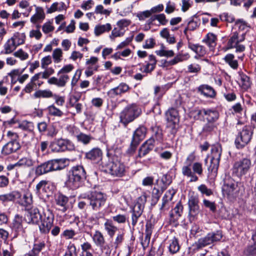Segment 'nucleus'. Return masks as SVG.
I'll return each mask as SVG.
<instances>
[{
    "mask_svg": "<svg viewBox=\"0 0 256 256\" xmlns=\"http://www.w3.org/2000/svg\"><path fill=\"white\" fill-rule=\"evenodd\" d=\"M178 123L174 124L173 122H168L166 128L168 132H170L173 136H175L177 132Z\"/></svg>",
    "mask_w": 256,
    "mask_h": 256,
    "instance_id": "obj_43",
    "label": "nucleus"
},
{
    "mask_svg": "<svg viewBox=\"0 0 256 256\" xmlns=\"http://www.w3.org/2000/svg\"><path fill=\"white\" fill-rule=\"evenodd\" d=\"M224 60L233 69L236 70L238 68V62L237 60L234 59V56L233 54H226L224 58Z\"/></svg>",
    "mask_w": 256,
    "mask_h": 256,
    "instance_id": "obj_31",
    "label": "nucleus"
},
{
    "mask_svg": "<svg viewBox=\"0 0 256 256\" xmlns=\"http://www.w3.org/2000/svg\"><path fill=\"white\" fill-rule=\"evenodd\" d=\"M14 55L16 57L22 60H26L28 57V54L26 52H24L22 49H20L14 52Z\"/></svg>",
    "mask_w": 256,
    "mask_h": 256,
    "instance_id": "obj_57",
    "label": "nucleus"
},
{
    "mask_svg": "<svg viewBox=\"0 0 256 256\" xmlns=\"http://www.w3.org/2000/svg\"><path fill=\"white\" fill-rule=\"evenodd\" d=\"M244 34H242L241 36H238V34L236 32H234L232 36L228 39L227 46L228 49L234 48L236 46L238 43L244 40Z\"/></svg>",
    "mask_w": 256,
    "mask_h": 256,
    "instance_id": "obj_20",
    "label": "nucleus"
},
{
    "mask_svg": "<svg viewBox=\"0 0 256 256\" xmlns=\"http://www.w3.org/2000/svg\"><path fill=\"white\" fill-rule=\"evenodd\" d=\"M216 36L212 33H208L206 35V38L203 40V42H205L210 48H214L216 46Z\"/></svg>",
    "mask_w": 256,
    "mask_h": 256,
    "instance_id": "obj_32",
    "label": "nucleus"
},
{
    "mask_svg": "<svg viewBox=\"0 0 256 256\" xmlns=\"http://www.w3.org/2000/svg\"><path fill=\"white\" fill-rule=\"evenodd\" d=\"M154 178L152 176H146L142 181V184L144 186H151L154 184Z\"/></svg>",
    "mask_w": 256,
    "mask_h": 256,
    "instance_id": "obj_63",
    "label": "nucleus"
},
{
    "mask_svg": "<svg viewBox=\"0 0 256 256\" xmlns=\"http://www.w3.org/2000/svg\"><path fill=\"white\" fill-rule=\"evenodd\" d=\"M102 150L98 148H94L86 153V158L93 161L95 163H98L102 160Z\"/></svg>",
    "mask_w": 256,
    "mask_h": 256,
    "instance_id": "obj_19",
    "label": "nucleus"
},
{
    "mask_svg": "<svg viewBox=\"0 0 256 256\" xmlns=\"http://www.w3.org/2000/svg\"><path fill=\"white\" fill-rule=\"evenodd\" d=\"M192 168L194 174H197L199 176H202L203 172L202 164L198 162H194L192 164Z\"/></svg>",
    "mask_w": 256,
    "mask_h": 256,
    "instance_id": "obj_48",
    "label": "nucleus"
},
{
    "mask_svg": "<svg viewBox=\"0 0 256 256\" xmlns=\"http://www.w3.org/2000/svg\"><path fill=\"white\" fill-rule=\"evenodd\" d=\"M156 54L160 56L172 57L174 54L172 50H164V49L156 52Z\"/></svg>",
    "mask_w": 256,
    "mask_h": 256,
    "instance_id": "obj_54",
    "label": "nucleus"
},
{
    "mask_svg": "<svg viewBox=\"0 0 256 256\" xmlns=\"http://www.w3.org/2000/svg\"><path fill=\"white\" fill-rule=\"evenodd\" d=\"M34 164V162L31 158H23L20 159L16 164V166H26L30 167L32 166Z\"/></svg>",
    "mask_w": 256,
    "mask_h": 256,
    "instance_id": "obj_40",
    "label": "nucleus"
},
{
    "mask_svg": "<svg viewBox=\"0 0 256 256\" xmlns=\"http://www.w3.org/2000/svg\"><path fill=\"white\" fill-rule=\"evenodd\" d=\"M60 74V78H58V86L64 87L66 86L70 78L67 74Z\"/></svg>",
    "mask_w": 256,
    "mask_h": 256,
    "instance_id": "obj_49",
    "label": "nucleus"
},
{
    "mask_svg": "<svg viewBox=\"0 0 256 256\" xmlns=\"http://www.w3.org/2000/svg\"><path fill=\"white\" fill-rule=\"evenodd\" d=\"M52 150L56 152H64L74 149V146L68 140L58 139L52 144Z\"/></svg>",
    "mask_w": 256,
    "mask_h": 256,
    "instance_id": "obj_15",
    "label": "nucleus"
},
{
    "mask_svg": "<svg viewBox=\"0 0 256 256\" xmlns=\"http://www.w3.org/2000/svg\"><path fill=\"white\" fill-rule=\"evenodd\" d=\"M20 194L18 192H12L0 195V200L2 202L12 201L18 198H20Z\"/></svg>",
    "mask_w": 256,
    "mask_h": 256,
    "instance_id": "obj_28",
    "label": "nucleus"
},
{
    "mask_svg": "<svg viewBox=\"0 0 256 256\" xmlns=\"http://www.w3.org/2000/svg\"><path fill=\"white\" fill-rule=\"evenodd\" d=\"M65 160L62 159H55L48 160L40 165L36 168V174L42 176L49 172L64 169L66 167Z\"/></svg>",
    "mask_w": 256,
    "mask_h": 256,
    "instance_id": "obj_3",
    "label": "nucleus"
},
{
    "mask_svg": "<svg viewBox=\"0 0 256 256\" xmlns=\"http://www.w3.org/2000/svg\"><path fill=\"white\" fill-rule=\"evenodd\" d=\"M111 29L112 26L110 24L96 26L94 28V34L96 36H98L106 32L110 31Z\"/></svg>",
    "mask_w": 256,
    "mask_h": 256,
    "instance_id": "obj_33",
    "label": "nucleus"
},
{
    "mask_svg": "<svg viewBox=\"0 0 256 256\" xmlns=\"http://www.w3.org/2000/svg\"><path fill=\"white\" fill-rule=\"evenodd\" d=\"M234 48H236V52L238 54V58L242 60L244 56L243 52L245 50V46L240 43H238L236 46L234 47Z\"/></svg>",
    "mask_w": 256,
    "mask_h": 256,
    "instance_id": "obj_47",
    "label": "nucleus"
},
{
    "mask_svg": "<svg viewBox=\"0 0 256 256\" xmlns=\"http://www.w3.org/2000/svg\"><path fill=\"white\" fill-rule=\"evenodd\" d=\"M199 200L197 196L192 194L189 198L188 201L189 212L190 218H194L200 212Z\"/></svg>",
    "mask_w": 256,
    "mask_h": 256,
    "instance_id": "obj_14",
    "label": "nucleus"
},
{
    "mask_svg": "<svg viewBox=\"0 0 256 256\" xmlns=\"http://www.w3.org/2000/svg\"><path fill=\"white\" fill-rule=\"evenodd\" d=\"M64 256H77L76 248L74 244L68 246V250Z\"/></svg>",
    "mask_w": 256,
    "mask_h": 256,
    "instance_id": "obj_52",
    "label": "nucleus"
},
{
    "mask_svg": "<svg viewBox=\"0 0 256 256\" xmlns=\"http://www.w3.org/2000/svg\"><path fill=\"white\" fill-rule=\"evenodd\" d=\"M191 166L186 164L182 167V174L188 178H190V182H195L198 180V177L194 174V172L192 171Z\"/></svg>",
    "mask_w": 256,
    "mask_h": 256,
    "instance_id": "obj_24",
    "label": "nucleus"
},
{
    "mask_svg": "<svg viewBox=\"0 0 256 256\" xmlns=\"http://www.w3.org/2000/svg\"><path fill=\"white\" fill-rule=\"evenodd\" d=\"M183 206L180 202L176 204L174 208L170 212V221L173 222H176L182 216Z\"/></svg>",
    "mask_w": 256,
    "mask_h": 256,
    "instance_id": "obj_21",
    "label": "nucleus"
},
{
    "mask_svg": "<svg viewBox=\"0 0 256 256\" xmlns=\"http://www.w3.org/2000/svg\"><path fill=\"white\" fill-rule=\"evenodd\" d=\"M68 200V198L62 194L58 195L56 198V204L61 207L60 210L64 212L67 210Z\"/></svg>",
    "mask_w": 256,
    "mask_h": 256,
    "instance_id": "obj_29",
    "label": "nucleus"
},
{
    "mask_svg": "<svg viewBox=\"0 0 256 256\" xmlns=\"http://www.w3.org/2000/svg\"><path fill=\"white\" fill-rule=\"evenodd\" d=\"M222 152V148L220 144H216L212 146L211 149L212 158L210 164L208 168V170L215 174H217Z\"/></svg>",
    "mask_w": 256,
    "mask_h": 256,
    "instance_id": "obj_10",
    "label": "nucleus"
},
{
    "mask_svg": "<svg viewBox=\"0 0 256 256\" xmlns=\"http://www.w3.org/2000/svg\"><path fill=\"white\" fill-rule=\"evenodd\" d=\"M54 214L50 211L47 210L44 212L41 220V224L39 226L40 232L42 234H48L51 229L54 222Z\"/></svg>",
    "mask_w": 256,
    "mask_h": 256,
    "instance_id": "obj_11",
    "label": "nucleus"
},
{
    "mask_svg": "<svg viewBox=\"0 0 256 256\" xmlns=\"http://www.w3.org/2000/svg\"><path fill=\"white\" fill-rule=\"evenodd\" d=\"M238 187V183L232 178L228 177L224 180L222 190L228 195L233 194Z\"/></svg>",
    "mask_w": 256,
    "mask_h": 256,
    "instance_id": "obj_16",
    "label": "nucleus"
},
{
    "mask_svg": "<svg viewBox=\"0 0 256 256\" xmlns=\"http://www.w3.org/2000/svg\"><path fill=\"white\" fill-rule=\"evenodd\" d=\"M198 91L206 97L214 98L216 94L214 89L207 84L200 85L198 88Z\"/></svg>",
    "mask_w": 256,
    "mask_h": 256,
    "instance_id": "obj_23",
    "label": "nucleus"
},
{
    "mask_svg": "<svg viewBox=\"0 0 256 256\" xmlns=\"http://www.w3.org/2000/svg\"><path fill=\"white\" fill-rule=\"evenodd\" d=\"M203 204L204 206L210 208V210L214 212L216 210V206L214 202H210L208 200L204 199L203 200Z\"/></svg>",
    "mask_w": 256,
    "mask_h": 256,
    "instance_id": "obj_60",
    "label": "nucleus"
},
{
    "mask_svg": "<svg viewBox=\"0 0 256 256\" xmlns=\"http://www.w3.org/2000/svg\"><path fill=\"white\" fill-rule=\"evenodd\" d=\"M164 189L162 188V190H159L158 189L154 188L152 191V201L156 204L162 194L163 192Z\"/></svg>",
    "mask_w": 256,
    "mask_h": 256,
    "instance_id": "obj_44",
    "label": "nucleus"
},
{
    "mask_svg": "<svg viewBox=\"0 0 256 256\" xmlns=\"http://www.w3.org/2000/svg\"><path fill=\"white\" fill-rule=\"evenodd\" d=\"M254 133V128L244 126L240 130L235 140V144L238 148H242L251 140Z\"/></svg>",
    "mask_w": 256,
    "mask_h": 256,
    "instance_id": "obj_4",
    "label": "nucleus"
},
{
    "mask_svg": "<svg viewBox=\"0 0 256 256\" xmlns=\"http://www.w3.org/2000/svg\"><path fill=\"white\" fill-rule=\"evenodd\" d=\"M153 149L143 144L139 149L138 156L140 158L146 156Z\"/></svg>",
    "mask_w": 256,
    "mask_h": 256,
    "instance_id": "obj_46",
    "label": "nucleus"
},
{
    "mask_svg": "<svg viewBox=\"0 0 256 256\" xmlns=\"http://www.w3.org/2000/svg\"><path fill=\"white\" fill-rule=\"evenodd\" d=\"M146 128L144 126H140L134 132L130 148L128 151L129 153H134L140 142L144 139L146 134Z\"/></svg>",
    "mask_w": 256,
    "mask_h": 256,
    "instance_id": "obj_12",
    "label": "nucleus"
},
{
    "mask_svg": "<svg viewBox=\"0 0 256 256\" xmlns=\"http://www.w3.org/2000/svg\"><path fill=\"white\" fill-rule=\"evenodd\" d=\"M251 166L252 162L250 159L246 158H243L234 163L232 168V174L241 178L248 172Z\"/></svg>",
    "mask_w": 256,
    "mask_h": 256,
    "instance_id": "obj_5",
    "label": "nucleus"
},
{
    "mask_svg": "<svg viewBox=\"0 0 256 256\" xmlns=\"http://www.w3.org/2000/svg\"><path fill=\"white\" fill-rule=\"evenodd\" d=\"M32 197L29 194H26L23 195L22 200L20 204L24 206H28L32 203Z\"/></svg>",
    "mask_w": 256,
    "mask_h": 256,
    "instance_id": "obj_45",
    "label": "nucleus"
},
{
    "mask_svg": "<svg viewBox=\"0 0 256 256\" xmlns=\"http://www.w3.org/2000/svg\"><path fill=\"white\" fill-rule=\"evenodd\" d=\"M52 58L50 56L43 58L41 62V66L42 68H46L47 66L51 64Z\"/></svg>",
    "mask_w": 256,
    "mask_h": 256,
    "instance_id": "obj_64",
    "label": "nucleus"
},
{
    "mask_svg": "<svg viewBox=\"0 0 256 256\" xmlns=\"http://www.w3.org/2000/svg\"><path fill=\"white\" fill-rule=\"evenodd\" d=\"M34 96L36 98H48L52 97L53 94L50 90H39L36 92Z\"/></svg>",
    "mask_w": 256,
    "mask_h": 256,
    "instance_id": "obj_37",
    "label": "nucleus"
},
{
    "mask_svg": "<svg viewBox=\"0 0 256 256\" xmlns=\"http://www.w3.org/2000/svg\"><path fill=\"white\" fill-rule=\"evenodd\" d=\"M45 18L43 9L40 7L36 8V14L30 18V22L34 24L40 22Z\"/></svg>",
    "mask_w": 256,
    "mask_h": 256,
    "instance_id": "obj_26",
    "label": "nucleus"
},
{
    "mask_svg": "<svg viewBox=\"0 0 256 256\" xmlns=\"http://www.w3.org/2000/svg\"><path fill=\"white\" fill-rule=\"evenodd\" d=\"M42 218V215L38 208L32 207L26 210L24 220L28 224H37Z\"/></svg>",
    "mask_w": 256,
    "mask_h": 256,
    "instance_id": "obj_13",
    "label": "nucleus"
},
{
    "mask_svg": "<svg viewBox=\"0 0 256 256\" xmlns=\"http://www.w3.org/2000/svg\"><path fill=\"white\" fill-rule=\"evenodd\" d=\"M48 181L42 180L36 186L37 192H40L42 190L43 192H46V188H48Z\"/></svg>",
    "mask_w": 256,
    "mask_h": 256,
    "instance_id": "obj_55",
    "label": "nucleus"
},
{
    "mask_svg": "<svg viewBox=\"0 0 256 256\" xmlns=\"http://www.w3.org/2000/svg\"><path fill=\"white\" fill-rule=\"evenodd\" d=\"M34 127L33 123L28 121H24L20 125V128L27 130H32Z\"/></svg>",
    "mask_w": 256,
    "mask_h": 256,
    "instance_id": "obj_58",
    "label": "nucleus"
},
{
    "mask_svg": "<svg viewBox=\"0 0 256 256\" xmlns=\"http://www.w3.org/2000/svg\"><path fill=\"white\" fill-rule=\"evenodd\" d=\"M198 190L203 194H206V196H210L212 194V190L208 188L207 186L204 184H200L198 186Z\"/></svg>",
    "mask_w": 256,
    "mask_h": 256,
    "instance_id": "obj_53",
    "label": "nucleus"
},
{
    "mask_svg": "<svg viewBox=\"0 0 256 256\" xmlns=\"http://www.w3.org/2000/svg\"><path fill=\"white\" fill-rule=\"evenodd\" d=\"M45 246L46 244L44 241L36 242L34 244L32 249L30 252L32 254L39 256L40 252L45 248Z\"/></svg>",
    "mask_w": 256,
    "mask_h": 256,
    "instance_id": "obj_35",
    "label": "nucleus"
},
{
    "mask_svg": "<svg viewBox=\"0 0 256 256\" xmlns=\"http://www.w3.org/2000/svg\"><path fill=\"white\" fill-rule=\"evenodd\" d=\"M218 113L216 110L206 109L204 118H206L208 122H214L218 119Z\"/></svg>",
    "mask_w": 256,
    "mask_h": 256,
    "instance_id": "obj_30",
    "label": "nucleus"
},
{
    "mask_svg": "<svg viewBox=\"0 0 256 256\" xmlns=\"http://www.w3.org/2000/svg\"><path fill=\"white\" fill-rule=\"evenodd\" d=\"M140 114V110L136 105L128 106L120 114V122L126 126L133 121Z\"/></svg>",
    "mask_w": 256,
    "mask_h": 256,
    "instance_id": "obj_7",
    "label": "nucleus"
},
{
    "mask_svg": "<svg viewBox=\"0 0 256 256\" xmlns=\"http://www.w3.org/2000/svg\"><path fill=\"white\" fill-rule=\"evenodd\" d=\"M23 43L24 40H22V42L18 43V44H16V38H14V37L11 38L7 41V42L5 44L4 46V48L5 50L4 53L6 54H9L12 53L16 49V47L19 44Z\"/></svg>",
    "mask_w": 256,
    "mask_h": 256,
    "instance_id": "obj_22",
    "label": "nucleus"
},
{
    "mask_svg": "<svg viewBox=\"0 0 256 256\" xmlns=\"http://www.w3.org/2000/svg\"><path fill=\"white\" fill-rule=\"evenodd\" d=\"M240 77V84L242 88L246 90L249 88L252 84L250 78L244 74H241Z\"/></svg>",
    "mask_w": 256,
    "mask_h": 256,
    "instance_id": "obj_34",
    "label": "nucleus"
},
{
    "mask_svg": "<svg viewBox=\"0 0 256 256\" xmlns=\"http://www.w3.org/2000/svg\"><path fill=\"white\" fill-rule=\"evenodd\" d=\"M168 122H173L174 124L179 122L178 111L174 108H170L166 113Z\"/></svg>",
    "mask_w": 256,
    "mask_h": 256,
    "instance_id": "obj_25",
    "label": "nucleus"
},
{
    "mask_svg": "<svg viewBox=\"0 0 256 256\" xmlns=\"http://www.w3.org/2000/svg\"><path fill=\"white\" fill-rule=\"evenodd\" d=\"M168 248L169 251L171 254H174L180 250V246L178 240L174 238L171 240Z\"/></svg>",
    "mask_w": 256,
    "mask_h": 256,
    "instance_id": "obj_42",
    "label": "nucleus"
},
{
    "mask_svg": "<svg viewBox=\"0 0 256 256\" xmlns=\"http://www.w3.org/2000/svg\"><path fill=\"white\" fill-rule=\"evenodd\" d=\"M86 178V172L82 166H73L69 172L66 184L69 188L75 189L79 187L82 180Z\"/></svg>",
    "mask_w": 256,
    "mask_h": 256,
    "instance_id": "obj_2",
    "label": "nucleus"
},
{
    "mask_svg": "<svg viewBox=\"0 0 256 256\" xmlns=\"http://www.w3.org/2000/svg\"><path fill=\"white\" fill-rule=\"evenodd\" d=\"M22 217L19 214H16L12 222V228L16 231L22 230Z\"/></svg>",
    "mask_w": 256,
    "mask_h": 256,
    "instance_id": "obj_36",
    "label": "nucleus"
},
{
    "mask_svg": "<svg viewBox=\"0 0 256 256\" xmlns=\"http://www.w3.org/2000/svg\"><path fill=\"white\" fill-rule=\"evenodd\" d=\"M222 238V234L220 230L210 232L205 236L199 238L195 243V247L196 249L202 248L208 245L220 241Z\"/></svg>",
    "mask_w": 256,
    "mask_h": 256,
    "instance_id": "obj_6",
    "label": "nucleus"
},
{
    "mask_svg": "<svg viewBox=\"0 0 256 256\" xmlns=\"http://www.w3.org/2000/svg\"><path fill=\"white\" fill-rule=\"evenodd\" d=\"M156 20H157L162 25H165L168 22V20L166 19L165 15L163 14L156 15L151 17V22H152Z\"/></svg>",
    "mask_w": 256,
    "mask_h": 256,
    "instance_id": "obj_50",
    "label": "nucleus"
},
{
    "mask_svg": "<svg viewBox=\"0 0 256 256\" xmlns=\"http://www.w3.org/2000/svg\"><path fill=\"white\" fill-rule=\"evenodd\" d=\"M76 138L78 142H82L84 144H88L92 139V138L90 135L82 132L77 135Z\"/></svg>",
    "mask_w": 256,
    "mask_h": 256,
    "instance_id": "obj_39",
    "label": "nucleus"
},
{
    "mask_svg": "<svg viewBox=\"0 0 256 256\" xmlns=\"http://www.w3.org/2000/svg\"><path fill=\"white\" fill-rule=\"evenodd\" d=\"M201 67L198 64H191L188 67V72L190 73H197L200 70Z\"/></svg>",
    "mask_w": 256,
    "mask_h": 256,
    "instance_id": "obj_61",
    "label": "nucleus"
},
{
    "mask_svg": "<svg viewBox=\"0 0 256 256\" xmlns=\"http://www.w3.org/2000/svg\"><path fill=\"white\" fill-rule=\"evenodd\" d=\"M104 228L110 238H112L118 230L111 220H107L104 224Z\"/></svg>",
    "mask_w": 256,
    "mask_h": 256,
    "instance_id": "obj_27",
    "label": "nucleus"
},
{
    "mask_svg": "<svg viewBox=\"0 0 256 256\" xmlns=\"http://www.w3.org/2000/svg\"><path fill=\"white\" fill-rule=\"evenodd\" d=\"M105 171L114 176L122 177L126 174V167L118 158L113 159L107 164Z\"/></svg>",
    "mask_w": 256,
    "mask_h": 256,
    "instance_id": "obj_9",
    "label": "nucleus"
},
{
    "mask_svg": "<svg viewBox=\"0 0 256 256\" xmlns=\"http://www.w3.org/2000/svg\"><path fill=\"white\" fill-rule=\"evenodd\" d=\"M54 27L50 22H46L42 26V30L44 34H48L54 30Z\"/></svg>",
    "mask_w": 256,
    "mask_h": 256,
    "instance_id": "obj_59",
    "label": "nucleus"
},
{
    "mask_svg": "<svg viewBox=\"0 0 256 256\" xmlns=\"http://www.w3.org/2000/svg\"><path fill=\"white\" fill-rule=\"evenodd\" d=\"M124 240V234H118L116 236V237L115 239V241L113 242H110L111 244L113 245V247H114L115 248H116L118 245L120 244Z\"/></svg>",
    "mask_w": 256,
    "mask_h": 256,
    "instance_id": "obj_62",
    "label": "nucleus"
},
{
    "mask_svg": "<svg viewBox=\"0 0 256 256\" xmlns=\"http://www.w3.org/2000/svg\"><path fill=\"white\" fill-rule=\"evenodd\" d=\"M130 89L129 86L125 83H120L118 86L110 89L108 91V96L111 98H114L118 95L127 92Z\"/></svg>",
    "mask_w": 256,
    "mask_h": 256,
    "instance_id": "obj_18",
    "label": "nucleus"
},
{
    "mask_svg": "<svg viewBox=\"0 0 256 256\" xmlns=\"http://www.w3.org/2000/svg\"><path fill=\"white\" fill-rule=\"evenodd\" d=\"M49 114L54 116L60 117L63 116L64 113L60 109L56 108L54 105H51L48 108Z\"/></svg>",
    "mask_w": 256,
    "mask_h": 256,
    "instance_id": "obj_41",
    "label": "nucleus"
},
{
    "mask_svg": "<svg viewBox=\"0 0 256 256\" xmlns=\"http://www.w3.org/2000/svg\"><path fill=\"white\" fill-rule=\"evenodd\" d=\"M62 50L60 48H56L52 52V57L54 59V62L56 63L60 62L62 57Z\"/></svg>",
    "mask_w": 256,
    "mask_h": 256,
    "instance_id": "obj_51",
    "label": "nucleus"
},
{
    "mask_svg": "<svg viewBox=\"0 0 256 256\" xmlns=\"http://www.w3.org/2000/svg\"><path fill=\"white\" fill-rule=\"evenodd\" d=\"M20 148V144L18 140H10L2 148V154L8 155L16 152Z\"/></svg>",
    "mask_w": 256,
    "mask_h": 256,
    "instance_id": "obj_17",
    "label": "nucleus"
},
{
    "mask_svg": "<svg viewBox=\"0 0 256 256\" xmlns=\"http://www.w3.org/2000/svg\"><path fill=\"white\" fill-rule=\"evenodd\" d=\"M254 0H231L230 4L234 6H240L242 1L244 2V7L248 8L254 3Z\"/></svg>",
    "mask_w": 256,
    "mask_h": 256,
    "instance_id": "obj_38",
    "label": "nucleus"
},
{
    "mask_svg": "<svg viewBox=\"0 0 256 256\" xmlns=\"http://www.w3.org/2000/svg\"><path fill=\"white\" fill-rule=\"evenodd\" d=\"M113 220L118 224H124L126 222V216L124 214H118L112 217Z\"/></svg>",
    "mask_w": 256,
    "mask_h": 256,
    "instance_id": "obj_56",
    "label": "nucleus"
},
{
    "mask_svg": "<svg viewBox=\"0 0 256 256\" xmlns=\"http://www.w3.org/2000/svg\"><path fill=\"white\" fill-rule=\"evenodd\" d=\"M80 198L87 200L89 206L95 211L99 210L104 205L106 200V196L104 194L96 190H92L81 194Z\"/></svg>",
    "mask_w": 256,
    "mask_h": 256,
    "instance_id": "obj_1",
    "label": "nucleus"
},
{
    "mask_svg": "<svg viewBox=\"0 0 256 256\" xmlns=\"http://www.w3.org/2000/svg\"><path fill=\"white\" fill-rule=\"evenodd\" d=\"M92 239L96 246L99 247L102 252H104L105 256H110L113 245L107 242L103 234L96 230L92 236Z\"/></svg>",
    "mask_w": 256,
    "mask_h": 256,
    "instance_id": "obj_8",
    "label": "nucleus"
}]
</instances>
